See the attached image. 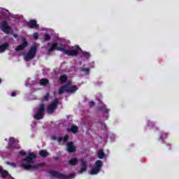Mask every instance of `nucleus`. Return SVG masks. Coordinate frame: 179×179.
Wrapping results in <instances>:
<instances>
[{
    "label": "nucleus",
    "mask_w": 179,
    "mask_h": 179,
    "mask_svg": "<svg viewBox=\"0 0 179 179\" xmlns=\"http://www.w3.org/2000/svg\"><path fill=\"white\" fill-rule=\"evenodd\" d=\"M82 71L83 72H85L86 75L89 73V69H83Z\"/></svg>",
    "instance_id": "28"
},
{
    "label": "nucleus",
    "mask_w": 179,
    "mask_h": 179,
    "mask_svg": "<svg viewBox=\"0 0 179 179\" xmlns=\"http://www.w3.org/2000/svg\"><path fill=\"white\" fill-rule=\"evenodd\" d=\"M78 90V87L75 85H72L71 83H69L67 85L62 87L59 90V94H62V93H75Z\"/></svg>",
    "instance_id": "3"
},
{
    "label": "nucleus",
    "mask_w": 179,
    "mask_h": 179,
    "mask_svg": "<svg viewBox=\"0 0 179 179\" xmlns=\"http://www.w3.org/2000/svg\"><path fill=\"white\" fill-rule=\"evenodd\" d=\"M48 97H50V94H47L44 96L43 99H44L45 101H47V100H48Z\"/></svg>",
    "instance_id": "29"
},
{
    "label": "nucleus",
    "mask_w": 179,
    "mask_h": 179,
    "mask_svg": "<svg viewBox=\"0 0 179 179\" xmlns=\"http://www.w3.org/2000/svg\"><path fill=\"white\" fill-rule=\"evenodd\" d=\"M33 36L35 40H37V38H38V34L34 33Z\"/></svg>",
    "instance_id": "27"
},
{
    "label": "nucleus",
    "mask_w": 179,
    "mask_h": 179,
    "mask_svg": "<svg viewBox=\"0 0 179 179\" xmlns=\"http://www.w3.org/2000/svg\"><path fill=\"white\" fill-rule=\"evenodd\" d=\"M51 139H52V141H55V139H57V137H55V136H51Z\"/></svg>",
    "instance_id": "35"
},
{
    "label": "nucleus",
    "mask_w": 179,
    "mask_h": 179,
    "mask_svg": "<svg viewBox=\"0 0 179 179\" xmlns=\"http://www.w3.org/2000/svg\"><path fill=\"white\" fill-rule=\"evenodd\" d=\"M57 106H58V99H55L54 101L50 104L47 108V112L48 114H52L55 110H57Z\"/></svg>",
    "instance_id": "9"
},
{
    "label": "nucleus",
    "mask_w": 179,
    "mask_h": 179,
    "mask_svg": "<svg viewBox=\"0 0 179 179\" xmlns=\"http://www.w3.org/2000/svg\"><path fill=\"white\" fill-rule=\"evenodd\" d=\"M45 108V107L43 104L39 106L37 112L34 115V120H42L43 117H44Z\"/></svg>",
    "instance_id": "7"
},
{
    "label": "nucleus",
    "mask_w": 179,
    "mask_h": 179,
    "mask_svg": "<svg viewBox=\"0 0 179 179\" xmlns=\"http://www.w3.org/2000/svg\"><path fill=\"white\" fill-rule=\"evenodd\" d=\"M0 83H1V78H0Z\"/></svg>",
    "instance_id": "39"
},
{
    "label": "nucleus",
    "mask_w": 179,
    "mask_h": 179,
    "mask_svg": "<svg viewBox=\"0 0 179 179\" xmlns=\"http://www.w3.org/2000/svg\"><path fill=\"white\" fill-rule=\"evenodd\" d=\"M50 40H51V36L48 34H45L44 36V41H50Z\"/></svg>",
    "instance_id": "24"
},
{
    "label": "nucleus",
    "mask_w": 179,
    "mask_h": 179,
    "mask_svg": "<svg viewBox=\"0 0 179 179\" xmlns=\"http://www.w3.org/2000/svg\"><path fill=\"white\" fill-rule=\"evenodd\" d=\"M103 162L101 160H97L95 162L94 167H92V169L89 171L90 174H91V176H96V174H99L101 170Z\"/></svg>",
    "instance_id": "4"
},
{
    "label": "nucleus",
    "mask_w": 179,
    "mask_h": 179,
    "mask_svg": "<svg viewBox=\"0 0 179 179\" xmlns=\"http://www.w3.org/2000/svg\"><path fill=\"white\" fill-rule=\"evenodd\" d=\"M80 169L78 171V174H83L86 170H87V162L85 159H80Z\"/></svg>",
    "instance_id": "10"
},
{
    "label": "nucleus",
    "mask_w": 179,
    "mask_h": 179,
    "mask_svg": "<svg viewBox=\"0 0 179 179\" xmlns=\"http://www.w3.org/2000/svg\"><path fill=\"white\" fill-rule=\"evenodd\" d=\"M69 163L71 164V166H76V164H78V159H71L70 161H69Z\"/></svg>",
    "instance_id": "21"
},
{
    "label": "nucleus",
    "mask_w": 179,
    "mask_h": 179,
    "mask_svg": "<svg viewBox=\"0 0 179 179\" xmlns=\"http://www.w3.org/2000/svg\"><path fill=\"white\" fill-rule=\"evenodd\" d=\"M15 96H16V92H13L11 93V96H12V97H15Z\"/></svg>",
    "instance_id": "33"
},
{
    "label": "nucleus",
    "mask_w": 179,
    "mask_h": 179,
    "mask_svg": "<svg viewBox=\"0 0 179 179\" xmlns=\"http://www.w3.org/2000/svg\"><path fill=\"white\" fill-rule=\"evenodd\" d=\"M39 155L42 157H47V156H48V152L45 150H42L39 152Z\"/></svg>",
    "instance_id": "19"
},
{
    "label": "nucleus",
    "mask_w": 179,
    "mask_h": 179,
    "mask_svg": "<svg viewBox=\"0 0 179 179\" xmlns=\"http://www.w3.org/2000/svg\"><path fill=\"white\" fill-rule=\"evenodd\" d=\"M28 26H29V27H31L32 29H38L39 25L37 24V21L33 20L28 22Z\"/></svg>",
    "instance_id": "14"
},
{
    "label": "nucleus",
    "mask_w": 179,
    "mask_h": 179,
    "mask_svg": "<svg viewBox=\"0 0 179 179\" xmlns=\"http://www.w3.org/2000/svg\"><path fill=\"white\" fill-rule=\"evenodd\" d=\"M103 113H108V111H110V110H108V109L104 108L103 109Z\"/></svg>",
    "instance_id": "32"
},
{
    "label": "nucleus",
    "mask_w": 179,
    "mask_h": 179,
    "mask_svg": "<svg viewBox=\"0 0 179 179\" xmlns=\"http://www.w3.org/2000/svg\"><path fill=\"white\" fill-rule=\"evenodd\" d=\"M37 52V48L35 45L32 46L27 54L24 56L25 61H30V59H33L34 57H36V52Z\"/></svg>",
    "instance_id": "6"
},
{
    "label": "nucleus",
    "mask_w": 179,
    "mask_h": 179,
    "mask_svg": "<svg viewBox=\"0 0 179 179\" xmlns=\"http://www.w3.org/2000/svg\"><path fill=\"white\" fill-rule=\"evenodd\" d=\"M54 50H57V51H62V52H64L66 55L69 56H76L78 54H79V51H80V49L79 48V46H74L71 50H65V45H58L57 43L52 44V46L49 48L48 52H52Z\"/></svg>",
    "instance_id": "2"
},
{
    "label": "nucleus",
    "mask_w": 179,
    "mask_h": 179,
    "mask_svg": "<svg viewBox=\"0 0 179 179\" xmlns=\"http://www.w3.org/2000/svg\"><path fill=\"white\" fill-rule=\"evenodd\" d=\"M98 157L99 159H104L107 157V155H106V154L104 153V151H103L102 149H99L98 150Z\"/></svg>",
    "instance_id": "17"
},
{
    "label": "nucleus",
    "mask_w": 179,
    "mask_h": 179,
    "mask_svg": "<svg viewBox=\"0 0 179 179\" xmlns=\"http://www.w3.org/2000/svg\"><path fill=\"white\" fill-rule=\"evenodd\" d=\"M148 127H153V123L148 121Z\"/></svg>",
    "instance_id": "31"
},
{
    "label": "nucleus",
    "mask_w": 179,
    "mask_h": 179,
    "mask_svg": "<svg viewBox=\"0 0 179 179\" xmlns=\"http://www.w3.org/2000/svg\"><path fill=\"white\" fill-rule=\"evenodd\" d=\"M93 106H94V102L93 101L90 102V107H93Z\"/></svg>",
    "instance_id": "34"
},
{
    "label": "nucleus",
    "mask_w": 179,
    "mask_h": 179,
    "mask_svg": "<svg viewBox=\"0 0 179 179\" xmlns=\"http://www.w3.org/2000/svg\"><path fill=\"white\" fill-rule=\"evenodd\" d=\"M20 155H22V156H24L26 155V152L21 151Z\"/></svg>",
    "instance_id": "36"
},
{
    "label": "nucleus",
    "mask_w": 179,
    "mask_h": 179,
    "mask_svg": "<svg viewBox=\"0 0 179 179\" xmlns=\"http://www.w3.org/2000/svg\"><path fill=\"white\" fill-rule=\"evenodd\" d=\"M36 159V155L31 152L28 155L27 158L22 160L20 163V166L24 170H37V169H40L43 164H36L34 162Z\"/></svg>",
    "instance_id": "1"
},
{
    "label": "nucleus",
    "mask_w": 179,
    "mask_h": 179,
    "mask_svg": "<svg viewBox=\"0 0 179 179\" xmlns=\"http://www.w3.org/2000/svg\"><path fill=\"white\" fill-rule=\"evenodd\" d=\"M67 79H68V77H66V76H62L60 77L59 82L60 83H64V82H65V80H66Z\"/></svg>",
    "instance_id": "23"
},
{
    "label": "nucleus",
    "mask_w": 179,
    "mask_h": 179,
    "mask_svg": "<svg viewBox=\"0 0 179 179\" xmlns=\"http://www.w3.org/2000/svg\"><path fill=\"white\" fill-rule=\"evenodd\" d=\"M28 43L27 41L24 38H22V44L19 45L18 46L16 47L15 51L19 52V51H22L26 47H27Z\"/></svg>",
    "instance_id": "11"
},
{
    "label": "nucleus",
    "mask_w": 179,
    "mask_h": 179,
    "mask_svg": "<svg viewBox=\"0 0 179 179\" xmlns=\"http://www.w3.org/2000/svg\"><path fill=\"white\" fill-rule=\"evenodd\" d=\"M13 37H15V38H17V35L14 34V35H13Z\"/></svg>",
    "instance_id": "37"
},
{
    "label": "nucleus",
    "mask_w": 179,
    "mask_h": 179,
    "mask_svg": "<svg viewBox=\"0 0 179 179\" xmlns=\"http://www.w3.org/2000/svg\"><path fill=\"white\" fill-rule=\"evenodd\" d=\"M39 83L41 85V86H45V85L48 83V80L43 78L40 80Z\"/></svg>",
    "instance_id": "22"
},
{
    "label": "nucleus",
    "mask_w": 179,
    "mask_h": 179,
    "mask_svg": "<svg viewBox=\"0 0 179 179\" xmlns=\"http://www.w3.org/2000/svg\"><path fill=\"white\" fill-rule=\"evenodd\" d=\"M0 174H1V177H3V178H5V177H8V171H3L1 166H0Z\"/></svg>",
    "instance_id": "20"
},
{
    "label": "nucleus",
    "mask_w": 179,
    "mask_h": 179,
    "mask_svg": "<svg viewBox=\"0 0 179 179\" xmlns=\"http://www.w3.org/2000/svg\"><path fill=\"white\" fill-rule=\"evenodd\" d=\"M78 129H79L78 128V127L73 126V125L67 128L68 132H73V134H76V132H78Z\"/></svg>",
    "instance_id": "15"
},
{
    "label": "nucleus",
    "mask_w": 179,
    "mask_h": 179,
    "mask_svg": "<svg viewBox=\"0 0 179 179\" xmlns=\"http://www.w3.org/2000/svg\"><path fill=\"white\" fill-rule=\"evenodd\" d=\"M166 136H167V133L163 134L160 136V139L163 141V139H166Z\"/></svg>",
    "instance_id": "26"
},
{
    "label": "nucleus",
    "mask_w": 179,
    "mask_h": 179,
    "mask_svg": "<svg viewBox=\"0 0 179 179\" xmlns=\"http://www.w3.org/2000/svg\"><path fill=\"white\" fill-rule=\"evenodd\" d=\"M50 174L52 177H56L57 178L59 179H72L75 178V173L66 176L62 173H60L59 172L52 171L50 172Z\"/></svg>",
    "instance_id": "5"
},
{
    "label": "nucleus",
    "mask_w": 179,
    "mask_h": 179,
    "mask_svg": "<svg viewBox=\"0 0 179 179\" xmlns=\"http://www.w3.org/2000/svg\"><path fill=\"white\" fill-rule=\"evenodd\" d=\"M9 47V43H6L0 45V52H3L6 51V50H8V48Z\"/></svg>",
    "instance_id": "16"
},
{
    "label": "nucleus",
    "mask_w": 179,
    "mask_h": 179,
    "mask_svg": "<svg viewBox=\"0 0 179 179\" xmlns=\"http://www.w3.org/2000/svg\"><path fill=\"white\" fill-rule=\"evenodd\" d=\"M67 150L69 153H72L76 150V148L73 145V143L69 142L67 143Z\"/></svg>",
    "instance_id": "13"
},
{
    "label": "nucleus",
    "mask_w": 179,
    "mask_h": 179,
    "mask_svg": "<svg viewBox=\"0 0 179 179\" xmlns=\"http://www.w3.org/2000/svg\"><path fill=\"white\" fill-rule=\"evenodd\" d=\"M13 167H16V165L15 164H13Z\"/></svg>",
    "instance_id": "38"
},
{
    "label": "nucleus",
    "mask_w": 179,
    "mask_h": 179,
    "mask_svg": "<svg viewBox=\"0 0 179 179\" xmlns=\"http://www.w3.org/2000/svg\"><path fill=\"white\" fill-rule=\"evenodd\" d=\"M68 138H69L68 135L64 136L63 138V142H66V141H68Z\"/></svg>",
    "instance_id": "30"
},
{
    "label": "nucleus",
    "mask_w": 179,
    "mask_h": 179,
    "mask_svg": "<svg viewBox=\"0 0 179 179\" xmlns=\"http://www.w3.org/2000/svg\"><path fill=\"white\" fill-rule=\"evenodd\" d=\"M0 29L5 34H9L10 33V27L8 24V22L6 21L0 22Z\"/></svg>",
    "instance_id": "8"
},
{
    "label": "nucleus",
    "mask_w": 179,
    "mask_h": 179,
    "mask_svg": "<svg viewBox=\"0 0 179 179\" xmlns=\"http://www.w3.org/2000/svg\"><path fill=\"white\" fill-rule=\"evenodd\" d=\"M83 55L85 58H89L90 57V54L89 52H83Z\"/></svg>",
    "instance_id": "25"
},
{
    "label": "nucleus",
    "mask_w": 179,
    "mask_h": 179,
    "mask_svg": "<svg viewBox=\"0 0 179 179\" xmlns=\"http://www.w3.org/2000/svg\"><path fill=\"white\" fill-rule=\"evenodd\" d=\"M0 13L1 15H5V16H9V10L5 8H0Z\"/></svg>",
    "instance_id": "18"
},
{
    "label": "nucleus",
    "mask_w": 179,
    "mask_h": 179,
    "mask_svg": "<svg viewBox=\"0 0 179 179\" xmlns=\"http://www.w3.org/2000/svg\"><path fill=\"white\" fill-rule=\"evenodd\" d=\"M17 143H19L18 140H16L12 137L9 138L8 146L10 149H13V148H15V145H17Z\"/></svg>",
    "instance_id": "12"
}]
</instances>
